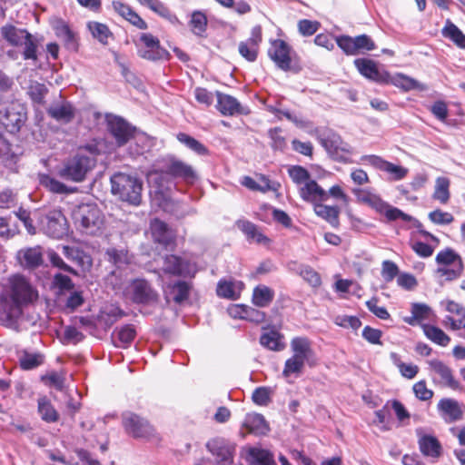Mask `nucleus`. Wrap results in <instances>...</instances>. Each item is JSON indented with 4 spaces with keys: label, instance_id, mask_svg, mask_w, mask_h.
<instances>
[{
    "label": "nucleus",
    "instance_id": "obj_35",
    "mask_svg": "<svg viewBox=\"0 0 465 465\" xmlns=\"http://www.w3.org/2000/svg\"><path fill=\"white\" fill-rule=\"evenodd\" d=\"M439 411L445 420L449 422L456 421L461 419L462 411L459 402L452 399H442L438 404Z\"/></svg>",
    "mask_w": 465,
    "mask_h": 465
},
{
    "label": "nucleus",
    "instance_id": "obj_10",
    "mask_svg": "<svg viewBox=\"0 0 465 465\" xmlns=\"http://www.w3.org/2000/svg\"><path fill=\"white\" fill-rule=\"evenodd\" d=\"M162 269L169 274L193 278L198 272V265L190 259L170 254L163 257Z\"/></svg>",
    "mask_w": 465,
    "mask_h": 465
},
{
    "label": "nucleus",
    "instance_id": "obj_42",
    "mask_svg": "<svg viewBox=\"0 0 465 465\" xmlns=\"http://www.w3.org/2000/svg\"><path fill=\"white\" fill-rule=\"evenodd\" d=\"M87 28L92 36L104 45L108 44V39L112 37V33L104 24L91 21L87 24Z\"/></svg>",
    "mask_w": 465,
    "mask_h": 465
},
{
    "label": "nucleus",
    "instance_id": "obj_41",
    "mask_svg": "<svg viewBox=\"0 0 465 465\" xmlns=\"http://www.w3.org/2000/svg\"><path fill=\"white\" fill-rule=\"evenodd\" d=\"M282 335L277 331L271 330L263 332L260 337L262 346L274 351H280L284 349V343L282 341Z\"/></svg>",
    "mask_w": 465,
    "mask_h": 465
},
{
    "label": "nucleus",
    "instance_id": "obj_46",
    "mask_svg": "<svg viewBox=\"0 0 465 465\" xmlns=\"http://www.w3.org/2000/svg\"><path fill=\"white\" fill-rule=\"evenodd\" d=\"M423 331L428 339L440 346H447L450 341V337L436 326L425 324Z\"/></svg>",
    "mask_w": 465,
    "mask_h": 465
},
{
    "label": "nucleus",
    "instance_id": "obj_48",
    "mask_svg": "<svg viewBox=\"0 0 465 465\" xmlns=\"http://www.w3.org/2000/svg\"><path fill=\"white\" fill-rule=\"evenodd\" d=\"M39 184L54 193H68L67 187L61 182L45 173L38 174Z\"/></svg>",
    "mask_w": 465,
    "mask_h": 465
},
{
    "label": "nucleus",
    "instance_id": "obj_3",
    "mask_svg": "<svg viewBox=\"0 0 465 465\" xmlns=\"http://www.w3.org/2000/svg\"><path fill=\"white\" fill-rule=\"evenodd\" d=\"M112 193L121 201L138 206L142 201L143 182L136 176L116 173L111 177Z\"/></svg>",
    "mask_w": 465,
    "mask_h": 465
},
{
    "label": "nucleus",
    "instance_id": "obj_39",
    "mask_svg": "<svg viewBox=\"0 0 465 465\" xmlns=\"http://www.w3.org/2000/svg\"><path fill=\"white\" fill-rule=\"evenodd\" d=\"M291 269L298 273L312 287L317 288L322 284L320 274L311 266L293 262Z\"/></svg>",
    "mask_w": 465,
    "mask_h": 465
},
{
    "label": "nucleus",
    "instance_id": "obj_28",
    "mask_svg": "<svg viewBox=\"0 0 465 465\" xmlns=\"http://www.w3.org/2000/svg\"><path fill=\"white\" fill-rule=\"evenodd\" d=\"M25 121V113L23 108L19 110L15 105H12L6 109L5 113L1 117L2 124L11 133L19 131L20 127Z\"/></svg>",
    "mask_w": 465,
    "mask_h": 465
},
{
    "label": "nucleus",
    "instance_id": "obj_27",
    "mask_svg": "<svg viewBox=\"0 0 465 465\" xmlns=\"http://www.w3.org/2000/svg\"><path fill=\"white\" fill-rule=\"evenodd\" d=\"M244 457L251 465H275L273 455L260 447H248L243 450Z\"/></svg>",
    "mask_w": 465,
    "mask_h": 465
},
{
    "label": "nucleus",
    "instance_id": "obj_52",
    "mask_svg": "<svg viewBox=\"0 0 465 465\" xmlns=\"http://www.w3.org/2000/svg\"><path fill=\"white\" fill-rule=\"evenodd\" d=\"M391 83L396 86L404 91L411 90H423L425 87L413 78L406 76L404 74H397L391 79Z\"/></svg>",
    "mask_w": 465,
    "mask_h": 465
},
{
    "label": "nucleus",
    "instance_id": "obj_17",
    "mask_svg": "<svg viewBox=\"0 0 465 465\" xmlns=\"http://www.w3.org/2000/svg\"><path fill=\"white\" fill-rule=\"evenodd\" d=\"M167 171L171 175L173 181L174 179H181L187 183H193L197 179V174L192 165L175 159L172 158L166 164Z\"/></svg>",
    "mask_w": 465,
    "mask_h": 465
},
{
    "label": "nucleus",
    "instance_id": "obj_33",
    "mask_svg": "<svg viewBox=\"0 0 465 465\" xmlns=\"http://www.w3.org/2000/svg\"><path fill=\"white\" fill-rule=\"evenodd\" d=\"M352 193L359 203L371 207L378 213L382 207H385V202L378 194L369 190L356 188L352 190Z\"/></svg>",
    "mask_w": 465,
    "mask_h": 465
},
{
    "label": "nucleus",
    "instance_id": "obj_26",
    "mask_svg": "<svg viewBox=\"0 0 465 465\" xmlns=\"http://www.w3.org/2000/svg\"><path fill=\"white\" fill-rule=\"evenodd\" d=\"M150 228L154 242L163 245L165 248L173 245L175 236L165 223L159 219H153L151 222Z\"/></svg>",
    "mask_w": 465,
    "mask_h": 465
},
{
    "label": "nucleus",
    "instance_id": "obj_31",
    "mask_svg": "<svg viewBox=\"0 0 465 465\" xmlns=\"http://www.w3.org/2000/svg\"><path fill=\"white\" fill-rule=\"evenodd\" d=\"M292 357L309 361L314 355L311 341L306 337H295L291 341Z\"/></svg>",
    "mask_w": 465,
    "mask_h": 465
},
{
    "label": "nucleus",
    "instance_id": "obj_55",
    "mask_svg": "<svg viewBox=\"0 0 465 465\" xmlns=\"http://www.w3.org/2000/svg\"><path fill=\"white\" fill-rule=\"evenodd\" d=\"M239 228L247 235L248 238L262 242L267 238L258 232L256 226L250 222H241L238 223Z\"/></svg>",
    "mask_w": 465,
    "mask_h": 465
},
{
    "label": "nucleus",
    "instance_id": "obj_15",
    "mask_svg": "<svg viewBox=\"0 0 465 465\" xmlns=\"http://www.w3.org/2000/svg\"><path fill=\"white\" fill-rule=\"evenodd\" d=\"M52 27L55 35L61 39L64 47L73 52H76L79 46V37L77 34L62 19H54L52 22Z\"/></svg>",
    "mask_w": 465,
    "mask_h": 465
},
{
    "label": "nucleus",
    "instance_id": "obj_53",
    "mask_svg": "<svg viewBox=\"0 0 465 465\" xmlns=\"http://www.w3.org/2000/svg\"><path fill=\"white\" fill-rule=\"evenodd\" d=\"M135 335L134 327L133 325H125L117 331V340H114V343L119 347H126L134 341Z\"/></svg>",
    "mask_w": 465,
    "mask_h": 465
},
{
    "label": "nucleus",
    "instance_id": "obj_6",
    "mask_svg": "<svg viewBox=\"0 0 465 465\" xmlns=\"http://www.w3.org/2000/svg\"><path fill=\"white\" fill-rule=\"evenodd\" d=\"M294 54L292 48L285 41L275 39L270 42L268 55L281 70L295 73L300 71V66L293 63Z\"/></svg>",
    "mask_w": 465,
    "mask_h": 465
},
{
    "label": "nucleus",
    "instance_id": "obj_58",
    "mask_svg": "<svg viewBox=\"0 0 465 465\" xmlns=\"http://www.w3.org/2000/svg\"><path fill=\"white\" fill-rule=\"evenodd\" d=\"M304 363V361L292 356L285 361L282 371L283 376L288 377L292 374L299 375L303 369Z\"/></svg>",
    "mask_w": 465,
    "mask_h": 465
},
{
    "label": "nucleus",
    "instance_id": "obj_30",
    "mask_svg": "<svg viewBox=\"0 0 465 465\" xmlns=\"http://www.w3.org/2000/svg\"><path fill=\"white\" fill-rule=\"evenodd\" d=\"M20 264L26 268H35L43 262V252L40 246L29 247L17 252Z\"/></svg>",
    "mask_w": 465,
    "mask_h": 465
},
{
    "label": "nucleus",
    "instance_id": "obj_44",
    "mask_svg": "<svg viewBox=\"0 0 465 465\" xmlns=\"http://www.w3.org/2000/svg\"><path fill=\"white\" fill-rule=\"evenodd\" d=\"M38 412L46 422H54L58 420V413L46 397L38 399Z\"/></svg>",
    "mask_w": 465,
    "mask_h": 465
},
{
    "label": "nucleus",
    "instance_id": "obj_40",
    "mask_svg": "<svg viewBox=\"0 0 465 465\" xmlns=\"http://www.w3.org/2000/svg\"><path fill=\"white\" fill-rule=\"evenodd\" d=\"M207 25V16L203 11L196 10L192 13L189 26L193 35L199 37H204Z\"/></svg>",
    "mask_w": 465,
    "mask_h": 465
},
{
    "label": "nucleus",
    "instance_id": "obj_43",
    "mask_svg": "<svg viewBox=\"0 0 465 465\" xmlns=\"http://www.w3.org/2000/svg\"><path fill=\"white\" fill-rule=\"evenodd\" d=\"M441 33L444 37L450 39L459 47L465 48V35L450 20L446 21Z\"/></svg>",
    "mask_w": 465,
    "mask_h": 465
},
{
    "label": "nucleus",
    "instance_id": "obj_12",
    "mask_svg": "<svg viewBox=\"0 0 465 465\" xmlns=\"http://www.w3.org/2000/svg\"><path fill=\"white\" fill-rule=\"evenodd\" d=\"M140 41L143 44V45L138 48L140 57L149 61L168 59L169 53L161 46L157 37L151 34L143 33L140 36Z\"/></svg>",
    "mask_w": 465,
    "mask_h": 465
},
{
    "label": "nucleus",
    "instance_id": "obj_9",
    "mask_svg": "<svg viewBox=\"0 0 465 465\" xmlns=\"http://www.w3.org/2000/svg\"><path fill=\"white\" fill-rule=\"evenodd\" d=\"M108 129L112 135L114 137L118 146H123L130 141L143 143L145 137L142 134H136L135 128L132 127L123 118L114 116L108 119Z\"/></svg>",
    "mask_w": 465,
    "mask_h": 465
},
{
    "label": "nucleus",
    "instance_id": "obj_18",
    "mask_svg": "<svg viewBox=\"0 0 465 465\" xmlns=\"http://www.w3.org/2000/svg\"><path fill=\"white\" fill-rule=\"evenodd\" d=\"M440 304L447 312L453 314V316L445 317L444 324L454 331L465 329V308L453 301L441 302Z\"/></svg>",
    "mask_w": 465,
    "mask_h": 465
},
{
    "label": "nucleus",
    "instance_id": "obj_56",
    "mask_svg": "<svg viewBox=\"0 0 465 465\" xmlns=\"http://www.w3.org/2000/svg\"><path fill=\"white\" fill-rule=\"evenodd\" d=\"M337 45L348 55L357 54L355 39L349 35H341L336 38Z\"/></svg>",
    "mask_w": 465,
    "mask_h": 465
},
{
    "label": "nucleus",
    "instance_id": "obj_57",
    "mask_svg": "<svg viewBox=\"0 0 465 465\" xmlns=\"http://www.w3.org/2000/svg\"><path fill=\"white\" fill-rule=\"evenodd\" d=\"M381 214H384L389 221H395L398 219H401L403 221H410L411 217L401 212L400 209L385 203V207H382L379 212Z\"/></svg>",
    "mask_w": 465,
    "mask_h": 465
},
{
    "label": "nucleus",
    "instance_id": "obj_5",
    "mask_svg": "<svg viewBox=\"0 0 465 465\" xmlns=\"http://www.w3.org/2000/svg\"><path fill=\"white\" fill-rule=\"evenodd\" d=\"M122 422L126 433L134 438L148 440H159L150 422L136 413L131 411L123 413Z\"/></svg>",
    "mask_w": 465,
    "mask_h": 465
},
{
    "label": "nucleus",
    "instance_id": "obj_32",
    "mask_svg": "<svg viewBox=\"0 0 465 465\" xmlns=\"http://www.w3.org/2000/svg\"><path fill=\"white\" fill-rule=\"evenodd\" d=\"M243 286L244 284L242 282L220 280L217 284L216 292L219 297L237 300Z\"/></svg>",
    "mask_w": 465,
    "mask_h": 465
},
{
    "label": "nucleus",
    "instance_id": "obj_62",
    "mask_svg": "<svg viewBox=\"0 0 465 465\" xmlns=\"http://www.w3.org/2000/svg\"><path fill=\"white\" fill-rule=\"evenodd\" d=\"M46 93L47 89L43 84L35 83L29 86L28 94L35 103L42 104Z\"/></svg>",
    "mask_w": 465,
    "mask_h": 465
},
{
    "label": "nucleus",
    "instance_id": "obj_61",
    "mask_svg": "<svg viewBox=\"0 0 465 465\" xmlns=\"http://www.w3.org/2000/svg\"><path fill=\"white\" fill-rule=\"evenodd\" d=\"M357 54L372 51L376 48V45L373 40L367 35H361L354 37Z\"/></svg>",
    "mask_w": 465,
    "mask_h": 465
},
{
    "label": "nucleus",
    "instance_id": "obj_16",
    "mask_svg": "<svg viewBox=\"0 0 465 465\" xmlns=\"http://www.w3.org/2000/svg\"><path fill=\"white\" fill-rule=\"evenodd\" d=\"M207 448L215 461L218 463L232 464L233 462L234 445L227 442L223 439H214L207 443Z\"/></svg>",
    "mask_w": 465,
    "mask_h": 465
},
{
    "label": "nucleus",
    "instance_id": "obj_50",
    "mask_svg": "<svg viewBox=\"0 0 465 465\" xmlns=\"http://www.w3.org/2000/svg\"><path fill=\"white\" fill-rule=\"evenodd\" d=\"M315 213L325 219L331 225L335 226L338 224L339 209L336 206H328L324 204H315Z\"/></svg>",
    "mask_w": 465,
    "mask_h": 465
},
{
    "label": "nucleus",
    "instance_id": "obj_34",
    "mask_svg": "<svg viewBox=\"0 0 465 465\" xmlns=\"http://www.w3.org/2000/svg\"><path fill=\"white\" fill-rule=\"evenodd\" d=\"M105 255L107 260L116 267L114 272L118 276L121 274L124 277L122 268L131 262L128 252L124 249L109 248L106 250Z\"/></svg>",
    "mask_w": 465,
    "mask_h": 465
},
{
    "label": "nucleus",
    "instance_id": "obj_20",
    "mask_svg": "<svg viewBox=\"0 0 465 465\" xmlns=\"http://www.w3.org/2000/svg\"><path fill=\"white\" fill-rule=\"evenodd\" d=\"M269 431V426L262 414L248 413L242 424L241 435L245 437L247 433L254 435H265Z\"/></svg>",
    "mask_w": 465,
    "mask_h": 465
},
{
    "label": "nucleus",
    "instance_id": "obj_29",
    "mask_svg": "<svg viewBox=\"0 0 465 465\" xmlns=\"http://www.w3.org/2000/svg\"><path fill=\"white\" fill-rule=\"evenodd\" d=\"M300 195L307 202H324L329 199L327 192L311 179L300 188Z\"/></svg>",
    "mask_w": 465,
    "mask_h": 465
},
{
    "label": "nucleus",
    "instance_id": "obj_7",
    "mask_svg": "<svg viewBox=\"0 0 465 465\" xmlns=\"http://www.w3.org/2000/svg\"><path fill=\"white\" fill-rule=\"evenodd\" d=\"M40 229L49 237L62 239L67 235L69 226L60 210H51L39 219Z\"/></svg>",
    "mask_w": 465,
    "mask_h": 465
},
{
    "label": "nucleus",
    "instance_id": "obj_59",
    "mask_svg": "<svg viewBox=\"0 0 465 465\" xmlns=\"http://www.w3.org/2000/svg\"><path fill=\"white\" fill-rule=\"evenodd\" d=\"M27 35H28V37H25L24 39L23 45H24L23 56L25 60H29V59L36 60L37 45H36L35 42L34 41L32 35L30 33H28Z\"/></svg>",
    "mask_w": 465,
    "mask_h": 465
},
{
    "label": "nucleus",
    "instance_id": "obj_13",
    "mask_svg": "<svg viewBox=\"0 0 465 465\" xmlns=\"http://www.w3.org/2000/svg\"><path fill=\"white\" fill-rule=\"evenodd\" d=\"M5 291L23 305L33 302L37 296L26 279L20 275L10 278V288Z\"/></svg>",
    "mask_w": 465,
    "mask_h": 465
},
{
    "label": "nucleus",
    "instance_id": "obj_2",
    "mask_svg": "<svg viewBox=\"0 0 465 465\" xmlns=\"http://www.w3.org/2000/svg\"><path fill=\"white\" fill-rule=\"evenodd\" d=\"M99 153L100 150L95 143L81 147L73 158L64 162L57 172L58 175L64 180L74 183L84 181L87 173L95 166V156Z\"/></svg>",
    "mask_w": 465,
    "mask_h": 465
},
{
    "label": "nucleus",
    "instance_id": "obj_60",
    "mask_svg": "<svg viewBox=\"0 0 465 465\" xmlns=\"http://www.w3.org/2000/svg\"><path fill=\"white\" fill-rule=\"evenodd\" d=\"M27 35H28V37H25L24 39L23 45H24L23 56L25 60H29V59L36 60L37 45H36L35 42L34 41L32 35L30 33H28Z\"/></svg>",
    "mask_w": 465,
    "mask_h": 465
},
{
    "label": "nucleus",
    "instance_id": "obj_14",
    "mask_svg": "<svg viewBox=\"0 0 465 465\" xmlns=\"http://www.w3.org/2000/svg\"><path fill=\"white\" fill-rule=\"evenodd\" d=\"M22 307L20 302L4 291L0 294V321L7 324L15 322L22 315Z\"/></svg>",
    "mask_w": 465,
    "mask_h": 465
},
{
    "label": "nucleus",
    "instance_id": "obj_45",
    "mask_svg": "<svg viewBox=\"0 0 465 465\" xmlns=\"http://www.w3.org/2000/svg\"><path fill=\"white\" fill-rule=\"evenodd\" d=\"M450 180L447 177H438L435 181L433 199L440 203H447L450 199Z\"/></svg>",
    "mask_w": 465,
    "mask_h": 465
},
{
    "label": "nucleus",
    "instance_id": "obj_11",
    "mask_svg": "<svg viewBox=\"0 0 465 465\" xmlns=\"http://www.w3.org/2000/svg\"><path fill=\"white\" fill-rule=\"evenodd\" d=\"M319 142L328 155L338 162L347 163L351 153V147L334 133H328L319 137Z\"/></svg>",
    "mask_w": 465,
    "mask_h": 465
},
{
    "label": "nucleus",
    "instance_id": "obj_4",
    "mask_svg": "<svg viewBox=\"0 0 465 465\" xmlns=\"http://www.w3.org/2000/svg\"><path fill=\"white\" fill-rule=\"evenodd\" d=\"M73 219L78 230L87 235H98L102 232L104 218L95 204L83 203L75 208Z\"/></svg>",
    "mask_w": 465,
    "mask_h": 465
},
{
    "label": "nucleus",
    "instance_id": "obj_38",
    "mask_svg": "<svg viewBox=\"0 0 465 465\" xmlns=\"http://www.w3.org/2000/svg\"><path fill=\"white\" fill-rule=\"evenodd\" d=\"M191 289V283L184 281H176L168 285L167 295L171 297L174 302L181 303L188 299Z\"/></svg>",
    "mask_w": 465,
    "mask_h": 465
},
{
    "label": "nucleus",
    "instance_id": "obj_51",
    "mask_svg": "<svg viewBox=\"0 0 465 465\" xmlns=\"http://www.w3.org/2000/svg\"><path fill=\"white\" fill-rule=\"evenodd\" d=\"M19 362L24 370L35 369L44 362V356L38 352L24 351L19 357Z\"/></svg>",
    "mask_w": 465,
    "mask_h": 465
},
{
    "label": "nucleus",
    "instance_id": "obj_22",
    "mask_svg": "<svg viewBox=\"0 0 465 465\" xmlns=\"http://www.w3.org/2000/svg\"><path fill=\"white\" fill-rule=\"evenodd\" d=\"M421 453L425 456L437 458L441 454V445L436 437L426 434L422 428L415 430Z\"/></svg>",
    "mask_w": 465,
    "mask_h": 465
},
{
    "label": "nucleus",
    "instance_id": "obj_8",
    "mask_svg": "<svg viewBox=\"0 0 465 465\" xmlns=\"http://www.w3.org/2000/svg\"><path fill=\"white\" fill-rule=\"evenodd\" d=\"M436 262L440 267L437 273L445 276L446 280H453L460 276L463 270L461 258L452 249H445L436 256Z\"/></svg>",
    "mask_w": 465,
    "mask_h": 465
},
{
    "label": "nucleus",
    "instance_id": "obj_63",
    "mask_svg": "<svg viewBox=\"0 0 465 465\" xmlns=\"http://www.w3.org/2000/svg\"><path fill=\"white\" fill-rule=\"evenodd\" d=\"M399 273L398 266L391 261L386 260L382 262L381 276L387 282H391Z\"/></svg>",
    "mask_w": 465,
    "mask_h": 465
},
{
    "label": "nucleus",
    "instance_id": "obj_1",
    "mask_svg": "<svg viewBox=\"0 0 465 465\" xmlns=\"http://www.w3.org/2000/svg\"><path fill=\"white\" fill-rule=\"evenodd\" d=\"M106 283L135 303L149 304L158 298L157 292L143 279L126 281L121 274L118 276L115 272H111L106 277Z\"/></svg>",
    "mask_w": 465,
    "mask_h": 465
},
{
    "label": "nucleus",
    "instance_id": "obj_21",
    "mask_svg": "<svg viewBox=\"0 0 465 465\" xmlns=\"http://www.w3.org/2000/svg\"><path fill=\"white\" fill-rule=\"evenodd\" d=\"M354 64L358 71L366 78L377 83H387L389 74L386 72H381L374 61L359 58L354 61Z\"/></svg>",
    "mask_w": 465,
    "mask_h": 465
},
{
    "label": "nucleus",
    "instance_id": "obj_25",
    "mask_svg": "<svg viewBox=\"0 0 465 465\" xmlns=\"http://www.w3.org/2000/svg\"><path fill=\"white\" fill-rule=\"evenodd\" d=\"M430 371H434L440 378L439 382L452 390H460V382L454 378L452 371L446 364L439 360L428 361Z\"/></svg>",
    "mask_w": 465,
    "mask_h": 465
},
{
    "label": "nucleus",
    "instance_id": "obj_36",
    "mask_svg": "<svg viewBox=\"0 0 465 465\" xmlns=\"http://www.w3.org/2000/svg\"><path fill=\"white\" fill-rule=\"evenodd\" d=\"M28 32L25 29L17 28L13 25H5L1 27L2 37L11 45L18 46L23 45V41Z\"/></svg>",
    "mask_w": 465,
    "mask_h": 465
},
{
    "label": "nucleus",
    "instance_id": "obj_54",
    "mask_svg": "<svg viewBox=\"0 0 465 465\" xmlns=\"http://www.w3.org/2000/svg\"><path fill=\"white\" fill-rule=\"evenodd\" d=\"M288 173L292 182L299 185L304 184L311 179L309 172L305 168L299 165L291 166L288 169Z\"/></svg>",
    "mask_w": 465,
    "mask_h": 465
},
{
    "label": "nucleus",
    "instance_id": "obj_49",
    "mask_svg": "<svg viewBox=\"0 0 465 465\" xmlns=\"http://www.w3.org/2000/svg\"><path fill=\"white\" fill-rule=\"evenodd\" d=\"M176 137L181 143L184 144L187 148L193 151L195 153L199 155L208 154V149L202 143L190 136L189 134L179 133Z\"/></svg>",
    "mask_w": 465,
    "mask_h": 465
},
{
    "label": "nucleus",
    "instance_id": "obj_47",
    "mask_svg": "<svg viewBox=\"0 0 465 465\" xmlns=\"http://www.w3.org/2000/svg\"><path fill=\"white\" fill-rule=\"evenodd\" d=\"M411 314L412 316L406 318L405 322L414 325L417 322L429 319L431 314V309L424 303H412Z\"/></svg>",
    "mask_w": 465,
    "mask_h": 465
},
{
    "label": "nucleus",
    "instance_id": "obj_19",
    "mask_svg": "<svg viewBox=\"0 0 465 465\" xmlns=\"http://www.w3.org/2000/svg\"><path fill=\"white\" fill-rule=\"evenodd\" d=\"M217 97V109L223 115H234V114H247L249 109L242 106L238 100L229 94L216 92Z\"/></svg>",
    "mask_w": 465,
    "mask_h": 465
},
{
    "label": "nucleus",
    "instance_id": "obj_24",
    "mask_svg": "<svg viewBox=\"0 0 465 465\" xmlns=\"http://www.w3.org/2000/svg\"><path fill=\"white\" fill-rule=\"evenodd\" d=\"M50 117L60 124H69L75 116V108L67 101H60L54 103L47 109Z\"/></svg>",
    "mask_w": 465,
    "mask_h": 465
},
{
    "label": "nucleus",
    "instance_id": "obj_64",
    "mask_svg": "<svg viewBox=\"0 0 465 465\" xmlns=\"http://www.w3.org/2000/svg\"><path fill=\"white\" fill-rule=\"evenodd\" d=\"M239 53L249 62H253L257 58L258 47L250 45L247 42H241L239 44Z\"/></svg>",
    "mask_w": 465,
    "mask_h": 465
},
{
    "label": "nucleus",
    "instance_id": "obj_37",
    "mask_svg": "<svg viewBox=\"0 0 465 465\" xmlns=\"http://www.w3.org/2000/svg\"><path fill=\"white\" fill-rule=\"evenodd\" d=\"M275 293L270 287L260 284L257 285L252 291V302L260 308L267 307L274 299Z\"/></svg>",
    "mask_w": 465,
    "mask_h": 465
},
{
    "label": "nucleus",
    "instance_id": "obj_23",
    "mask_svg": "<svg viewBox=\"0 0 465 465\" xmlns=\"http://www.w3.org/2000/svg\"><path fill=\"white\" fill-rule=\"evenodd\" d=\"M149 185L154 190L155 193L164 194L174 185L173 181L165 168L164 171L153 170L147 174Z\"/></svg>",
    "mask_w": 465,
    "mask_h": 465
}]
</instances>
